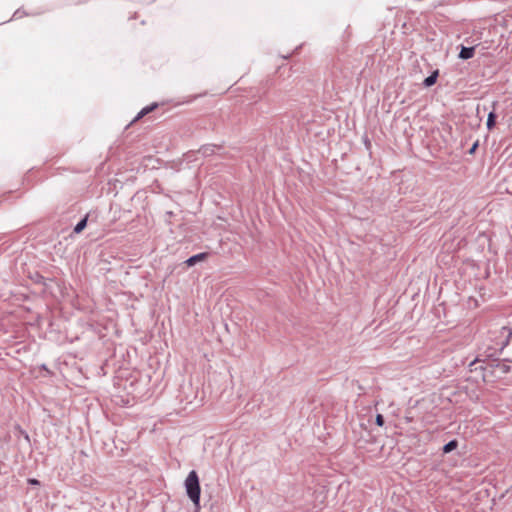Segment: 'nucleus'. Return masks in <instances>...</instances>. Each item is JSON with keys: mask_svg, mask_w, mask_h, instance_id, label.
Segmentation results:
<instances>
[{"mask_svg": "<svg viewBox=\"0 0 512 512\" xmlns=\"http://www.w3.org/2000/svg\"><path fill=\"white\" fill-rule=\"evenodd\" d=\"M206 258V254L205 253H199V254H196L192 257H190L189 259L186 260V264L188 266H193L195 265L197 262L199 261H202Z\"/></svg>", "mask_w": 512, "mask_h": 512, "instance_id": "7ed1b4c3", "label": "nucleus"}, {"mask_svg": "<svg viewBox=\"0 0 512 512\" xmlns=\"http://www.w3.org/2000/svg\"><path fill=\"white\" fill-rule=\"evenodd\" d=\"M477 145H478V144H477V143H475V144L472 146V148L470 149V153H473V152L475 151V149H476Z\"/></svg>", "mask_w": 512, "mask_h": 512, "instance_id": "9b49d317", "label": "nucleus"}, {"mask_svg": "<svg viewBox=\"0 0 512 512\" xmlns=\"http://www.w3.org/2000/svg\"><path fill=\"white\" fill-rule=\"evenodd\" d=\"M156 107V105H152L150 107H145L143 108L140 113L138 114L137 118L136 119H139L141 118L142 116L146 115L147 113H149L150 111H152L154 108Z\"/></svg>", "mask_w": 512, "mask_h": 512, "instance_id": "6e6552de", "label": "nucleus"}, {"mask_svg": "<svg viewBox=\"0 0 512 512\" xmlns=\"http://www.w3.org/2000/svg\"><path fill=\"white\" fill-rule=\"evenodd\" d=\"M86 225H87V218H84L79 223H77V225L74 227V232L80 233L81 231L84 230Z\"/></svg>", "mask_w": 512, "mask_h": 512, "instance_id": "423d86ee", "label": "nucleus"}, {"mask_svg": "<svg viewBox=\"0 0 512 512\" xmlns=\"http://www.w3.org/2000/svg\"><path fill=\"white\" fill-rule=\"evenodd\" d=\"M376 424H377L378 426H383V424H384V418H383V416H382L381 414H378V415L376 416Z\"/></svg>", "mask_w": 512, "mask_h": 512, "instance_id": "1a4fd4ad", "label": "nucleus"}, {"mask_svg": "<svg viewBox=\"0 0 512 512\" xmlns=\"http://www.w3.org/2000/svg\"><path fill=\"white\" fill-rule=\"evenodd\" d=\"M495 125V114L493 112H490L487 119V128L491 130L493 126Z\"/></svg>", "mask_w": 512, "mask_h": 512, "instance_id": "0eeeda50", "label": "nucleus"}, {"mask_svg": "<svg viewBox=\"0 0 512 512\" xmlns=\"http://www.w3.org/2000/svg\"><path fill=\"white\" fill-rule=\"evenodd\" d=\"M474 51H475L474 47H464V46H462L461 51L459 53V58H461L463 60L470 59V58H472L474 56Z\"/></svg>", "mask_w": 512, "mask_h": 512, "instance_id": "f03ea898", "label": "nucleus"}, {"mask_svg": "<svg viewBox=\"0 0 512 512\" xmlns=\"http://www.w3.org/2000/svg\"><path fill=\"white\" fill-rule=\"evenodd\" d=\"M438 77V70L434 71L430 76L424 80V85L430 87L436 83Z\"/></svg>", "mask_w": 512, "mask_h": 512, "instance_id": "20e7f679", "label": "nucleus"}, {"mask_svg": "<svg viewBox=\"0 0 512 512\" xmlns=\"http://www.w3.org/2000/svg\"><path fill=\"white\" fill-rule=\"evenodd\" d=\"M187 496L192 501L195 512H200V483L196 471L192 470L189 472L184 482Z\"/></svg>", "mask_w": 512, "mask_h": 512, "instance_id": "f257e3e1", "label": "nucleus"}, {"mask_svg": "<svg viewBox=\"0 0 512 512\" xmlns=\"http://www.w3.org/2000/svg\"><path fill=\"white\" fill-rule=\"evenodd\" d=\"M458 446V443L456 440H452L450 442H448L447 444L444 445L443 447V452L444 453H449L451 451H453L454 449H456Z\"/></svg>", "mask_w": 512, "mask_h": 512, "instance_id": "39448f33", "label": "nucleus"}, {"mask_svg": "<svg viewBox=\"0 0 512 512\" xmlns=\"http://www.w3.org/2000/svg\"><path fill=\"white\" fill-rule=\"evenodd\" d=\"M29 483L32 484V485H38L39 481L36 480V479H29Z\"/></svg>", "mask_w": 512, "mask_h": 512, "instance_id": "9d476101", "label": "nucleus"}]
</instances>
